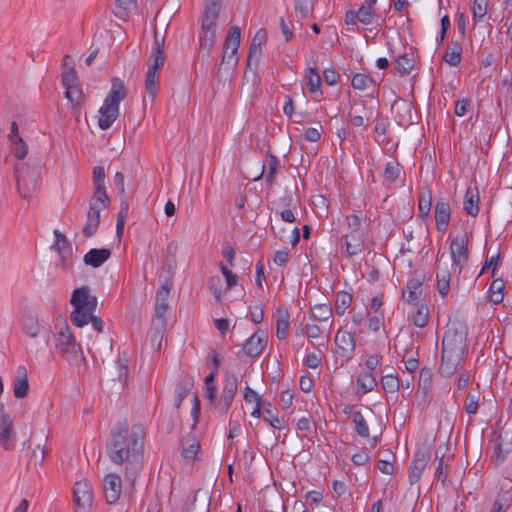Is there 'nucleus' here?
Returning a JSON list of instances; mask_svg holds the SVG:
<instances>
[{"label":"nucleus","mask_w":512,"mask_h":512,"mask_svg":"<svg viewBox=\"0 0 512 512\" xmlns=\"http://www.w3.org/2000/svg\"><path fill=\"white\" fill-rule=\"evenodd\" d=\"M462 46L458 41H452L447 45L443 60L450 66L456 67L461 62Z\"/></svg>","instance_id":"31"},{"label":"nucleus","mask_w":512,"mask_h":512,"mask_svg":"<svg viewBox=\"0 0 512 512\" xmlns=\"http://www.w3.org/2000/svg\"><path fill=\"white\" fill-rule=\"evenodd\" d=\"M335 344L340 356L347 359L352 358L356 344L355 338L350 332L339 330L335 336Z\"/></svg>","instance_id":"18"},{"label":"nucleus","mask_w":512,"mask_h":512,"mask_svg":"<svg viewBox=\"0 0 512 512\" xmlns=\"http://www.w3.org/2000/svg\"><path fill=\"white\" fill-rule=\"evenodd\" d=\"M401 166L396 161L388 162L383 172V178L386 182L393 183L400 176Z\"/></svg>","instance_id":"44"},{"label":"nucleus","mask_w":512,"mask_h":512,"mask_svg":"<svg viewBox=\"0 0 512 512\" xmlns=\"http://www.w3.org/2000/svg\"><path fill=\"white\" fill-rule=\"evenodd\" d=\"M447 446L440 445L435 452V476L436 478L445 483L447 479V469L450 461V457L446 456Z\"/></svg>","instance_id":"20"},{"label":"nucleus","mask_w":512,"mask_h":512,"mask_svg":"<svg viewBox=\"0 0 512 512\" xmlns=\"http://www.w3.org/2000/svg\"><path fill=\"white\" fill-rule=\"evenodd\" d=\"M110 204V198L106 193V187H94L93 196L90 199L89 207H94L95 209H106Z\"/></svg>","instance_id":"33"},{"label":"nucleus","mask_w":512,"mask_h":512,"mask_svg":"<svg viewBox=\"0 0 512 512\" xmlns=\"http://www.w3.org/2000/svg\"><path fill=\"white\" fill-rule=\"evenodd\" d=\"M429 459L430 453L427 450H418L415 453L413 462L409 468V481L411 484L419 481Z\"/></svg>","instance_id":"19"},{"label":"nucleus","mask_w":512,"mask_h":512,"mask_svg":"<svg viewBox=\"0 0 512 512\" xmlns=\"http://www.w3.org/2000/svg\"><path fill=\"white\" fill-rule=\"evenodd\" d=\"M240 37V28L238 26H232L224 41V54L222 57V64H237V52L240 46Z\"/></svg>","instance_id":"13"},{"label":"nucleus","mask_w":512,"mask_h":512,"mask_svg":"<svg viewBox=\"0 0 512 512\" xmlns=\"http://www.w3.org/2000/svg\"><path fill=\"white\" fill-rule=\"evenodd\" d=\"M238 379L234 374H227L224 381L223 389L227 392H231L234 395L237 392Z\"/></svg>","instance_id":"64"},{"label":"nucleus","mask_w":512,"mask_h":512,"mask_svg":"<svg viewBox=\"0 0 512 512\" xmlns=\"http://www.w3.org/2000/svg\"><path fill=\"white\" fill-rule=\"evenodd\" d=\"M431 195L429 194L427 197L425 195H421L418 204V211L420 217H426L431 209Z\"/></svg>","instance_id":"61"},{"label":"nucleus","mask_w":512,"mask_h":512,"mask_svg":"<svg viewBox=\"0 0 512 512\" xmlns=\"http://www.w3.org/2000/svg\"><path fill=\"white\" fill-rule=\"evenodd\" d=\"M126 357H122L119 355L118 360L116 362L117 370H118V380L126 384L128 379V366L126 364Z\"/></svg>","instance_id":"55"},{"label":"nucleus","mask_w":512,"mask_h":512,"mask_svg":"<svg viewBox=\"0 0 512 512\" xmlns=\"http://www.w3.org/2000/svg\"><path fill=\"white\" fill-rule=\"evenodd\" d=\"M45 455V449L41 447V445H37L36 448L33 450L29 465H34L35 467H37L38 465H42Z\"/></svg>","instance_id":"62"},{"label":"nucleus","mask_w":512,"mask_h":512,"mask_svg":"<svg viewBox=\"0 0 512 512\" xmlns=\"http://www.w3.org/2000/svg\"><path fill=\"white\" fill-rule=\"evenodd\" d=\"M462 359L460 356L442 351L439 373L444 377H450L455 373Z\"/></svg>","instance_id":"25"},{"label":"nucleus","mask_w":512,"mask_h":512,"mask_svg":"<svg viewBox=\"0 0 512 512\" xmlns=\"http://www.w3.org/2000/svg\"><path fill=\"white\" fill-rule=\"evenodd\" d=\"M127 212H128V203L125 199H122L121 200V208L117 215L116 229H117L118 235L122 234V232H123Z\"/></svg>","instance_id":"56"},{"label":"nucleus","mask_w":512,"mask_h":512,"mask_svg":"<svg viewBox=\"0 0 512 512\" xmlns=\"http://www.w3.org/2000/svg\"><path fill=\"white\" fill-rule=\"evenodd\" d=\"M143 439L142 426L129 427L125 421L115 425L106 446L107 456L111 462L125 465V478L131 484H134L142 469Z\"/></svg>","instance_id":"1"},{"label":"nucleus","mask_w":512,"mask_h":512,"mask_svg":"<svg viewBox=\"0 0 512 512\" xmlns=\"http://www.w3.org/2000/svg\"><path fill=\"white\" fill-rule=\"evenodd\" d=\"M76 512H88L93 503V489L87 480L77 481L73 489Z\"/></svg>","instance_id":"11"},{"label":"nucleus","mask_w":512,"mask_h":512,"mask_svg":"<svg viewBox=\"0 0 512 512\" xmlns=\"http://www.w3.org/2000/svg\"><path fill=\"white\" fill-rule=\"evenodd\" d=\"M464 210L472 217L479 213V191L476 186H469L464 196Z\"/></svg>","instance_id":"27"},{"label":"nucleus","mask_w":512,"mask_h":512,"mask_svg":"<svg viewBox=\"0 0 512 512\" xmlns=\"http://www.w3.org/2000/svg\"><path fill=\"white\" fill-rule=\"evenodd\" d=\"M267 345V334L262 330L255 331L244 343L243 352L249 357L259 356Z\"/></svg>","instance_id":"16"},{"label":"nucleus","mask_w":512,"mask_h":512,"mask_svg":"<svg viewBox=\"0 0 512 512\" xmlns=\"http://www.w3.org/2000/svg\"><path fill=\"white\" fill-rule=\"evenodd\" d=\"M352 302V295L345 291H340L336 295L335 301V312L338 315H343L347 308L350 306Z\"/></svg>","instance_id":"41"},{"label":"nucleus","mask_w":512,"mask_h":512,"mask_svg":"<svg viewBox=\"0 0 512 512\" xmlns=\"http://www.w3.org/2000/svg\"><path fill=\"white\" fill-rule=\"evenodd\" d=\"M468 243V232H464L463 235L455 236L450 244L453 265L457 266L460 272L466 265L469 257Z\"/></svg>","instance_id":"12"},{"label":"nucleus","mask_w":512,"mask_h":512,"mask_svg":"<svg viewBox=\"0 0 512 512\" xmlns=\"http://www.w3.org/2000/svg\"><path fill=\"white\" fill-rule=\"evenodd\" d=\"M261 53H262V49L260 47L250 46L249 52H248V57H247V69L250 70L253 64L255 66L258 65Z\"/></svg>","instance_id":"59"},{"label":"nucleus","mask_w":512,"mask_h":512,"mask_svg":"<svg viewBox=\"0 0 512 512\" xmlns=\"http://www.w3.org/2000/svg\"><path fill=\"white\" fill-rule=\"evenodd\" d=\"M99 223H100L99 209H95L94 207H89V210L87 212V221L83 227V234L86 237L93 236L99 227Z\"/></svg>","instance_id":"32"},{"label":"nucleus","mask_w":512,"mask_h":512,"mask_svg":"<svg viewBox=\"0 0 512 512\" xmlns=\"http://www.w3.org/2000/svg\"><path fill=\"white\" fill-rule=\"evenodd\" d=\"M29 390V383L27 379V371L24 366H19L17 370V377L13 383V392L16 398H23L27 395Z\"/></svg>","instance_id":"29"},{"label":"nucleus","mask_w":512,"mask_h":512,"mask_svg":"<svg viewBox=\"0 0 512 512\" xmlns=\"http://www.w3.org/2000/svg\"><path fill=\"white\" fill-rule=\"evenodd\" d=\"M415 311L411 314V319L415 326L423 328L428 324L429 321V309L426 304L412 305Z\"/></svg>","instance_id":"35"},{"label":"nucleus","mask_w":512,"mask_h":512,"mask_svg":"<svg viewBox=\"0 0 512 512\" xmlns=\"http://www.w3.org/2000/svg\"><path fill=\"white\" fill-rule=\"evenodd\" d=\"M423 278H412L406 284V289L402 293V298L410 305L418 304L422 295Z\"/></svg>","instance_id":"21"},{"label":"nucleus","mask_w":512,"mask_h":512,"mask_svg":"<svg viewBox=\"0 0 512 512\" xmlns=\"http://www.w3.org/2000/svg\"><path fill=\"white\" fill-rule=\"evenodd\" d=\"M111 256V250L107 248L90 249L83 258L86 265L97 268L105 263Z\"/></svg>","instance_id":"24"},{"label":"nucleus","mask_w":512,"mask_h":512,"mask_svg":"<svg viewBox=\"0 0 512 512\" xmlns=\"http://www.w3.org/2000/svg\"><path fill=\"white\" fill-rule=\"evenodd\" d=\"M381 385L384 391L388 393H396L400 387L398 378L391 374L381 378Z\"/></svg>","instance_id":"48"},{"label":"nucleus","mask_w":512,"mask_h":512,"mask_svg":"<svg viewBox=\"0 0 512 512\" xmlns=\"http://www.w3.org/2000/svg\"><path fill=\"white\" fill-rule=\"evenodd\" d=\"M451 279V272L449 270L448 264L445 263L444 266L441 264V259L437 258L436 260V280H448Z\"/></svg>","instance_id":"57"},{"label":"nucleus","mask_w":512,"mask_h":512,"mask_svg":"<svg viewBox=\"0 0 512 512\" xmlns=\"http://www.w3.org/2000/svg\"><path fill=\"white\" fill-rule=\"evenodd\" d=\"M414 67V59L408 55H401L395 61V69L401 76L408 75Z\"/></svg>","instance_id":"40"},{"label":"nucleus","mask_w":512,"mask_h":512,"mask_svg":"<svg viewBox=\"0 0 512 512\" xmlns=\"http://www.w3.org/2000/svg\"><path fill=\"white\" fill-rule=\"evenodd\" d=\"M353 422L355 424L356 432L359 436L366 438L369 437V427L360 411L353 413Z\"/></svg>","instance_id":"46"},{"label":"nucleus","mask_w":512,"mask_h":512,"mask_svg":"<svg viewBox=\"0 0 512 512\" xmlns=\"http://www.w3.org/2000/svg\"><path fill=\"white\" fill-rule=\"evenodd\" d=\"M505 283L500 278H495L489 288V299L493 304H500L504 299Z\"/></svg>","instance_id":"36"},{"label":"nucleus","mask_w":512,"mask_h":512,"mask_svg":"<svg viewBox=\"0 0 512 512\" xmlns=\"http://www.w3.org/2000/svg\"><path fill=\"white\" fill-rule=\"evenodd\" d=\"M432 371L429 368H422L419 373L418 389L424 394L428 393L432 387Z\"/></svg>","instance_id":"43"},{"label":"nucleus","mask_w":512,"mask_h":512,"mask_svg":"<svg viewBox=\"0 0 512 512\" xmlns=\"http://www.w3.org/2000/svg\"><path fill=\"white\" fill-rule=\"evenodd\" d=\"M511 505L512 493L510 491H503L497 495L490 512H507Z\"/></svg>","instance_id":"37"},{"label":"nucleus","mask_w":512,"mask_h":512,"mask_svg":"<svg viewBox=\"0 0 512 512\" xmlns=\"http://www.w3.org/2000/svg\"><path fill=\"white\" fill-rule=\"evenodd\" d=\"M305 81L309 92L315 93L319 91L321 86V77L315 68L310 67L308 69V72L305 76Z\"/></svg>","instance_id":"39"},{"label":"nucleus","mask_w":512,"mask_h":512,"mask_svg":"<svg viewBox=\"0 0 512 512\" xmlns=\"http://www.w3.org/2000/svg\"><path fill=\"white\" fill-rule=\"evenodd\" d=\"M263 419L273 428L279 429L281 427V420L278 418L277 411L271 408L270 403H263Z\"/></svg>","instance_id":"45"},{"label":"nucleus","mask_w":512,"mask_h":512,"mask_svg":"<svg viewBox=\"0 0 512 512\" xmlns=\"http://www.w3.org/2000/svg\"><path fill=\"white\" fill-rule=\"evenodd\" d=\"M192 387H193V380L191 378L182 379L176 386L174 405L177 409H179L182 401L188 395H190V394L192 395L193 406L191 409V414L194 419L193 427H195L196 423L198 422V417L200 414V401H199L197 394L191 391Z\"/></svg>","instance_id":"9"},{"label":"nucleus","mask_w":512,"mask_h":512,"mask_svg":"<svg viewBox=\"0 0 512 512\" xmlns=\"http://www.w3.org/2000/svg\"><path fill=\"white\" fill-rule=\"evenodd\" d=\"M93 185L94 187L105 186V171L102 166L93 168Z\"/></svg>","instance_id":"63"},{"label":"nucleus","mask_w":512,"mask_h":512,"mask_svg":"<svg viewBox=\"0 0 512 512\" xmlns=\"http://www.w3.org/2000/svg\"><path fill=\"white\" fill-rule=\"evenodd\" d=\"M277 167H278V158L276 156H274L273 154H271L270 152H268L266 162L263 163V165H262L261 173L258 176H256L255 178H253V181L260 180L262 178L265 170L267 169V173L265 175L266 182L270 186H273L275 183V179H276Z\"/></svg>","instance_id":"26"},{"label":"nucleus","mask_w":512,"mask_h":512,"mask_svg":"<svg viewBox=\"0 0 512 512\" xmlns=\"http://www.w3.org/2000/svg\"><path fill=\"white\" fill-rule=\"evenodd\" d=\"M62 84L65 88L70 86L78 85V76L74 69V66H70L68 70L62 73Z\"/></svg>","instance_id":"51"},{"label":"nucleus","mask_w":512,"mask_h":512,"mask_svg":"<svg viewBox=\"0 0 512 512\" xmlns=\"http://www.w3.org/2000/svg\"><path fill=\"white\" fill-rule=\"evenodd\" d=\"M466 349V332L463 329L448 328L442 340V351L463 358Z\"/></svg>","instance_id":"10"},{"label":"nucleus","mask_w":512,"mask_h":512,"mask_svg":"<svg viewBox=\"0 0 512 512\" xmlns=\"http://www.w3.org/2000/svg\"><path fill=\"white\" fill-rule=\"evenodd\" d=\"M348 256L359 254L364 249V239L360 232H348L342 237Z\"/></svg>","instance_id":"22"},{"label":"nucleus","mask_w":512,"mask_h":512,"mask_svg":"<svg viewBox=\"0 0 512 512\" xmlns=\"http://www.w3.org/2000/svg\"><path fill=\"white\" fill-rule=\"evenodd\" d=\"M488 0H474L472 14L474 19H483L487 13Z\"/></svg>","instance_id":"50"},{"label":"nucleus","mask_w":512,"mask_h":512,"mask_svg":"<svg viewBox=\"0 0 512 512\" xmlns=\"http://www.w3.org/2000/svg\"><path fill=\"white\" fill-rule=\"evenodd\" d=\"M311 314L315 320L323 322L332 317L333 311L328 304H316L311 308Z\"/></svg>","instance_id":"38"},{"label":"nucleus","mask_w":512,"mask_h":512,"mask_svg":"<svg viewBox=\"0 0 512 512\" xmlns=\"http://www.w3.org/2000/svg\"><path fill=\"white\" fill-rule=\"evenodd\" d=\"M377 386L373 372L365 371L359 374L357 379V394L364 395Z\"/></svg>","instance_id":"30"},{"label":"nucleus","mask_w":512,"mask_h":512,"mask_svg":"<svg viewBox=\"0 0 512 512\" xmlns=\"http://www.w3.org/2000/svg\"><path fill=\"white\" fill-rule=\"evenodd\" d=\"M97 297L90 294L88 286L76 288L70 299L73 310L70 315L71 322L77 327H83L89 323L91 314L97 307Z\"/></svg>","instance_id":"3"},{"label":"nucleus","mask_w":512,"mask_h":512,"mask_svg":"<svg viewBox=\"0 0 512 512\" xmlns=\"http://www.w3.org/2000/svg\"><path fill=\"white\" fill-rule=\"evenodd\" d=\"M16 433L13 429V419L5 410L4 404H0V443L4 450L13 448Z\"/></svg>","instance_id":"14"},{"label":"nucleus","mask_w":512,"mask_h":512,"mask_svg":"<svg viewBox=\"0 0 512 512\" xmlns=\"http://www.w3.org/2000/svg\"><path fill=\"white\" fill-rule=\"evenodd\" d=\"M10 142L12 145V152H13L14 156L16 158H18L19 160L24 159V157L27 154L28 147H27L26 143L23 141V139L20 137V138L10 140Z\"/></svg>","instance_id":"49"},{"label":"nucleus","mask_w":512,"mask_h":512,"mask_svg":"<svg viewBox=\"0 0 512 512\" xmlns=\"http://www.w3.org/2000/svg\"><path fill=\"white\" fill-rule=\"evenodd\" d=\"M40 172V162L34 164L22 163L15 166L17 189L22 198L29 199L32 197L38 187Z\"/></svg>","instance_id":"6"},{"label":"nucleus","mask_w":512,"mask_h":512,"mask_svg":"<svg viewBox=\"0 0 512 512\" xmlns=\"http://www.w3.org/2000/svg\"><path fill=\"white\" fill-rule=\"evenodd\" d=\"M290 314L288 309L281 305L276 311V336L278 339L283 340L287 336L289 328Z\"/></svg>","instance_id":"28"},{"label":"nucleus","mask_w":512,"mask_h":512,"mask_svg":"<svg viewBox=\"0 0 512 512\" xmlns=\"http://www.w3.org/2000/svg\"><path fill=\"white\" fill-rule=\"evenodd\" d=\"M221 8V0H206L199 34L200 50L210 54L216 38L217 21Z\"/></svg>","instance_id":"5"},{"label":"nucleus","mask_w":512,"mask_h":512,"mask_svg":"<svg viewBox=\"0 0 512 512\" xmlns=\"http://www.w3.org/2000/svg\"><path fill=\"white\" fill-rule=\"evenodd\" d=\"M122 491V480L119 475L109 473L103 481V493L108 504H115L120 498Z\"/></svg>","instance_id":"15"},{"label":"nucleus","mask_w":512,"mask_h":512,"mask_svg":"<svg viewBox=\"0 0 512 512\" xmlns=\"http://www.w3.org/2000/svg\"><path fill=\"white\" fill-rule=\"evenodd\" d=\"M358 19L359 22L365 25H369L373 21V17L375 15V11L371 7H367L366 5H362L358 11Z\"/></svg>","instance_id":"53"},{"label":"nucleus","mask_w":512,"mask_h":512,"mask_svg":"<svg viewBox=\"0 0 512 512\" xmlns=\"http://www.w3.org/2000/svg\"><path fill=\"white\" fill-rule=\"evenodd\" d=\"M165 55L161 43L157 36H155L152 45L151 54L147 61V72L145 75V89L153 102L158 91V76L159 69L165 63Z\"/></svg>","instance_id":"7"},{"label":"nucleus","mask_w":512,"mask_h":512,"mask_svg":"<svg viewBox=\"0 0 512 512\" xmlns=\"http://www.w3.org/2000/svg\"><path fill=\"white\" fill-rule=\"evenodd\" d=\"M450 205L448 202L441 200L435 205V221L439 232H445L450 221Z\"/></svg>","instance_id":"23"},{"label":"nucleus","mask_w":512,"mask_h":512,"mask_svg":"<svg viewBox=\"0 0 512 512\" xmlns=\"http://www.w3.org/2000/svg\"><path fill=\"white\" fill-rule=\"evenodd\" d=\"M66 89V92H65V95H66V98L73 104V105H76L79 103L80 99H81V96H82V91L79 87V84L78 85H75V86H70V87H67L65 88Z\"/></svg>","instance_id":"58"},{"label":"nucleus","mask_w":512,"mask_h":512,"mask_svg":"<svg viewBox=\"0 0 512 512\" xmlns=\"http://www.w3.org/2000/svg\"><path fill=\"white\" fill-rule=\"evenodd\" d=\"M199 449H200V444L197 440H195L194 438L186 439L183 441L182 456L185 459L193 460V459H195L196 455L198 454Z\"/></svg>","instance_id":"42"},{"label":"nucleus","mask_w":512,"mask_h":512,"mask_svg":"<svg viewBox=\"0 0 512 512\" xmlns=\"http://www.w3.org/2000/svg\"><path fill=\"white\" fill-rule=\"evenodd\" d=\"M234 397H235V395L233 393L227 392V391H225L223 389L222 394H221V398H220V401H219L220 411L223 414L227 413V411L231 407V404L233 402Z\"/></svg>","instance_id":"60"},{"label":"nucleus","mask_w":512,"mask_h":512,"mask_svg":"<svg viewBox=\"0 0 512 512\" xmlns=\"http://www.w3.org/2000/svg\"><path fill=\"white\" fill-rule=\"evenodd\" d=\"M21 330L30 338H37L41 331L42 325L39 322L37 313L34 311H25L20 320Z\"/></svg>","instance_id":"17"},{"label":"nucleus","mask_w":512,"mask_h":512,"mask_svg":"<svg viewBox=\"0 0 512 512\" xmlns=\"http://www.w3.org/2000/svg\"><path fill=\"white\" fill-rule=\"evenodd\" d=\"M351 84L354 89L363 91L373 84V80L366 74L356 73L352 78Z\"/></svg>","instance_id":"47"},{"label":"nucleus","mask_w":512,"mask_h":512,"mask_svg":"<svg viewBox=\"0 0 512 512\" xmlns=\"http://www.w3.org/2000/svg\"><path fill=\"white\" fill-rule=\"evenodd\" d=\"M512 450V443L507 442L504 443V437L502 435H499L495 440V447H494V459L495 463L497 465H500L503 463V461L506 459L507 455Z\"/></svg>","instance_id":"34"},{"label":"nucleus","mask_w":512,"mask_h":512,"mask_svg":"<svg viewBox=\"0 0 512 512\" xmlns=\"http://www.w3.org/2000/svg\"><path fill=\"white\" fill-rule=\"evenodd\" d=\"M127 96V90L122 80L112 79L111 89L106 96L99 113L98 125L102 130L109 129L119 115V104Z\"/></svg>","instance_id":"4"},{"label":"nucleus","mask_w":512,"mask_h":512,"mask_svg":"<svg viewBox=\"0 0 512 512\" xmlns=\"http://www.w3.org/2000/svg\"><path fill=\"white\" fill-rule=\"evenodd\" d=\"M53 337L55 348L60 357L76 369L78 373L82 372L86 367V358L81 345L77 343L67 322L57 327Z\"/></svg>","instance_id":"2"},{"label":"nucleus","mask_w":512,"mask_h":512,"mask_svg":"<svg viewBox=\"0 0 512 512\" xmlns=\"http://www.w3.org/2000/svg\"><path fill=\"white\" fill-rule=\"evenodd\" d=\"M479 394L469 393L464 402V409L470 415H475L478 411Z\"/></svg>","instance_id":"52"},{"label":"nucleus","mask_w":512,"mask_h":512,"mask_svg":"<svg viewBox=\"0 0 512 512\" xmlns=\"http://www.w3.org/2000/svg\"><path fill=\"white\" fill-rule=\"evenodd\" d=\"M170 285H162L156 293V304L153 319V326L156 330L153 338H161V333L167 325L168 298L170 294Z\"/></svg>","instance_id":"8"},{"label":"nucleus","mask_w":512,"mask_h":512,"mask_svg":"<svg viewBox=\"0 0 512 512\" xmlns=\"http://www.w3.org/2000/svg\"><path fill=\"white\" fill-rule=\"evenodd\" d=\"M315 2L308 4L307 0H296L295 12L300 15L301 18H306L314 9Z\"/></svg>","instance_id":"54"}]
</instances>
